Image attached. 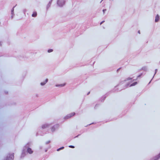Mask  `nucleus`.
<instances>
[{"instance_id":"obj_4","label":"nucleus","mask_w":160,"mask_h":160,"mask_svg":"<svg viewBox=\"0 0 160 160\" xmlns=\"http://www.w3.org/2000/svg\"><path fill=\"white\" fill-rule=\"evenodd\" d=\"M159 17L158 15H157L155 17V22H157L159 20Z\"/></svg>"},{"instance_id":"obj_5","label":"nucleus","mask_w":160,"mask_h":160,"mask_svg":"<svg viewBox=\"0 0 160 160\" xmlns=\"http://www.w3.org/2000/svg\"><path fill=\"white\" fill-rule=\"evenodd\" d=\"M137 84V82H135L130 85L129 87H131L136 85Z\"/></svg>"},{"instance_id":"obj_9","label":"nucleus","mask_w":160,"mask_h":160,"mask_svg":"<svg viewBox=\"0 0 160 160\" xmlns=\"http://www.w3.org/2000/svg\"><path fill=\"white\" fill-rule=\"evenodd\" d=\"M132 78H126L125 80V81H128V80H132Z\"/></svg>"},{"instance_id":"obj_3","label":"nucleus","mask_w":160,"mask_h":160,"mask_svg":"<svg viewBox=\"0 0 160 160\" xmlns=\"http://www.w3.org/2000/svg\"><path fill=\"white\" fill-rule=\"evenodd\" d=\"M28 152L30 154H32L33 153V151L30 148H28L27 149Z\"/></svg>"},{"instance_id":"obj_14","label":"nucleus","mask_w":160,"mask_h":160,"mask_svg":"<svg viewBox=\"0 0 160 160\" xmlns=\"http://www.w3.org/2000/svg\"><path fill=\"white\" fill-rule=\"evenodd\" d=\"M52 131H54V130H55V128H54V127H52Z\"/></svg>"},{"instance_id":"obj_16","label":"nucleus","mask_w":160,"mask_h":160,"mask_svg":"<svg viewBox=\"0 0 160 160\" xmlns=\"http://www.w3.org/2000/svg\"><path fill=\"white\" fill-rule=\"evenodd\" d=\"M106 9H103V12L104 13L105 11H106Z\"/></svg>"},{"instance_id":"obj_17","label":"nucleus","mask_w":160,"mask_h":160,"mask_svg":"<svg viewBox=\"0 0 160 160\" xmlns=\"http://www.w3.org/2000/svg\"><path fill=\"white\" fill-rule=\"evenodd\" d=\"M130 84V83H128L127 84V86L128 87Z\"/></svg>"},{"instance_id":"obj_12","label":"nucleus","mask_w":160,"mask_h":160,"mask_svg":"<svg viewBox=\"0 0 160 160\" xmlns=\"http://www.w3.org/2000/svg\"><path fill=\"white\" fill-rule=\"evenodd\" d=\"M53 51V50L52 49H49L48 50V52H52Z\"/></svg>"},{"instance_id":"obj_8","label":"nucleus","mask_w":160,"mask_h":160,"mask_svg":"<svg viewBox=\"0 0 160 160\" xmlns=\"http://www.w3.org/2000/svg\"><path fill=\"white\" fill-rule=\"evenodd\" d=\"M48 127V125L47 124H44L42 126V128H45Z\"/></svg>"},{"instance_id":"obj_1","label":"nucleus","mask_w":160,"mask_h":160,"mask_svg":"<svg viewBox=\"0 0 160 160\" xmlns=\"http://www.w3.org/2000/svg\"><path fill=\"white\" fill-rule=\"evenodd\" d=\"M75 114V113L74 112H72L70 114H68L65 117V118L66 119H68L74 116Z\"/></svg>"},{"instance_id":"obj_10","label":"nucleus","mask_w":160,"mask_h":160,"mask_svg":"<svg viewBox=\"0 0 160 160\" xmlns=\"http://www.w3.org/2000/svg\"><path fill=\"white\" fill-rule=\"evenodd\" d=\"M65 84H66L65 83H64V84H62L59 85L58 86L63 87V86H65Z\"/></svg>"},{"instance_id":"obj_11","label":"nucleus","mask_w":160,"mask_h":160,"mask_svg":"<svg viewBox=\"0 0 160 160\" xmlns=\"http://www.w3.org/2000/svg\"><path fill=\"white\" fill-rule=\"evenodd\" d=\"M63 148H64V147H61V148H58V149H57V150L58 151L60 150H61L62 149H63Z\"/></svg>"},{"instance_id":"obj_15","label":"nucleus","mask_w":160,"mask_h":160,"mask_svg":"<svg viewBox=\"0 0 160 160\" xmlns=\"http://www.w3.org/2000/svg\"><path fill=\"white\" fill-rule=\"evenodd\" d=\"M104 22V21H102L100 23V25H101L103 22Z\"/></svg>"},{"instance_id":"obj_13","label":"nucleus","mask_w":160,"mask_h":160,"mask_svg":"<svg viewBox=\"0 0 160 160\" xmlns=\"http://www.w3.org/2000/svg\"><path fill=\"white\" fill-rule=\"evenodd\" d=\"M69 148H74V146H72V145H70L69 146Z\"/></svg>"},{"instance_id":"obj_6","label":"nucleus","mask_w":160,"mask_h":160,"mask_svg":"<svg viewBox=\"0 0 160 160\" xmlns=\"http://www.w3.org/2000/svg\"><path fill=\"white\" fill-rule=\"evenodd\" d=\"M37 16V13L36 12H34L32 14V16L33 17H36Z\"/></svg>"},{"instance_id":"obj_2","label":"nucleus","mask_w":160,"mask_h":160,"mask_svg":"<svg viewBox=\"0 0 160 160\" xmlns=\"http://www.w3.org/2000/svg\"><path fill=\"white\" fill-rule=\"evenodd\" d=\"M57 3L59 6H62L64 4V2L62 0H58Z\"/></svg>"},{"instance_id":"obj_7","label":"nucleus","mask_w":160,"mask_h":160,"mask_svg":"<svg viewBox=\"0 0 160 160\" xmlns=\"http://www.w3.org/2000/svg\"><path fill=\"white\" fill-rule=\"evenodd\" d=\"M48 79H46L45 82H42L41 83V84L42 85H43L45 84L48 81Z\"/></svg>"}]
</instances>
